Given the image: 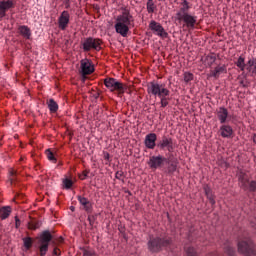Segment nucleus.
<instances>
[{
    "label": "nucleus",
    "instance_id": "21",
    "mask_svg": "<svg viewBox=\"0 0 256 256\" xmlns=\"http://www.w3.org/2000/svg\"><path fill=\"white\" fill-rule=\"evenodd\" d=\"M223 73H227V66L222 65V66H217L215 69L210 71V77H214L215 79H219Z\"/></svg>",
    "mask_w": 256,
    "mask_h": 256
},
{
    "label": "nucleus",
    "instance_id": "16",
    "mask_svg": "<svg viewBox=\"0 0 256 256\" xmlns=\"http://www.w3.org/2000/svg\"><path fill=\"white\" fill-rule=\"evenodd\" d=\"M77 199L83 211H86V213H93V202L83 196H77Z\"/></svg>",
    "mask_w": 256,
    "mask_h": 256
},
{
    "label": "nucleus",
    "instance_id": "14",
    "mask_svg": "<svg viewBox=\"0 0 256 256\" xmlns=\"http://www.w3.org/2000/svg\"><path fill=\"white\" fill-rule=\"evenodd\" d=\"M167 161V158L158 155V156H151L148 165L150 169H161L163 167V164Z\"/></svg>",
    "mask_w": 256,
    "mask_h": 256
},
{
    "label": "nucleus",
    "instance_id": "28",
    "mask_svg": "<svg viewBox=\"0 0 256 256\" xmlns=\"http://www.w3.org/2000/svg\"><path fill=\"white\" fill-rule=\"evenodd\" d=\"M146 9L148 13H155V9H157V6H155V2H153V0H148L146 3Z\"/></svg>",
    "mask_w": 256,
    "mask_h": 256
},
{
    "label": "nucleus",
    "instance_id": "32",
    "mask_svg": "<svg viewBox=\"0 0 256 256\" xmlns=\"http://www.w3.org/2000/svg\"><path fill=\"white\" fill-rule=\"evenodd\" d=\"M63 187L64 189H71V187H73V180L69 178H65L63 180Z\"/></svg>",
    "mask_w": 256,
    "mask_h": 256
},
{
    "label": "nucleus",
    "instance_id": "10",
    "mask_svg": "<svg viewBox=\"0 0 256 256\" xmlns=\"http://www.w3.org/2000/svg\"><path fill=\"white\" fill-rule=\"evenodd\" d=\"M238 181L240 187L243 189H248L249 191H255L256 189V181L249 182V178L247 177V174L240 172L238 174Z\"/></svg>",
    "mask_w": 256,
    "mask_h": 256
},
{
    "label": "nucleus",
    "instance_id": "35",
    "mask_svg": "<svg viewBox=\"0 0 256 256\" xmlns=\"http://www.w3.org/2000/svg\"><path fill=\"white\" fill-rule=\"evenodd\" d=\"M224 251L225 253H227V255L229 256H233L235 255V249L233 247H231L230 245H227L224 247Z\"/></svg>",
    "mask_w": 256,
    "mask_h": 256
},
{
    "label": "nucleus",
    "instance_id": "1",
    "mask_svg": "<svg viewBox=\"0 0 256 256\" xmlns=\"http://www.w3.org/2000/svg\"><path fill=\"white\" fill-rule=\"evenodd\" d=\"M191 7L189 1L182 0L180 2L179 11L176 13V21H178L184 29H188L189 31L195 29V25H197V16L189 13Z\"/></svg>",
    "mask_w": 256,
    "mask_h": 256
},
{
    "label": "nucleus",
    "instance_id": "40",
    "mask_svg": "<svg viewBox=\"0 0 256 256\" xmlns=\"http://www.w3.org/2000/svg\"><path fill=\"white\" fill-rule=\"evenodd\" d=\"M53 255L59 256V255H61V251L58 248H54Z\"/></svg>",
    "mask_w": 256,
    "mask_h": 256
},
{
    "label": "nucleus",
    "instance_id": "24",
    "mask_svg": "<svg viewBox=\"0 0 256 256\" xmlns=\"http://www.w3.org/2000/svg\"><path fill=\"white\" fill-rule=\"evenodd\" d=\"M203 189L207 199L210 201L212 205H215V196L213 195V190H211V187H209V185L206 184L203 186Z\"/></svg>",
    "mask_w": 256,
    "mask_h": 256
},
{
    "label": "nucleus",
    "instance_id": "26",
    "mask_svg": "<svg viewBox=\"0 0 256 256\" xmlns=\"http://www.w3.org/2000/svg\"><path fill=\"white\" fill-rule=\"evenodd\" d=\"M11 215V208L10 206H3L0 208V219L4 221V219H7Z\"/></svg>",
    "mask_w": 256,
    "mask_h": 256
},
{
    "label": "nucleus",
    "instance_id": "13",
    "mask_svg": "<svg viewBox=\"0 0 256 256\" xmlns=\"http://www.w3.org/2000/svg\"><path fill=\"white\" fill-rule=\"evenodd\" d=\"M71 20V15L69 14V11L64 10L58 17V27L61 29V31H65L67 27H69V21Z\"/></svg>",
    "mask_w": 256,
    "mask_h": 256
},
{
    "label": "nucleus",
    "instance_id": "11",
    "mask_svg": "<svg viewBox=\"0 0 256 256\" xmlns=\"http://www.w3.org/2000/svg\"><path fill=\"white\" fill-rule=\"evenodd\" d=\"M17 5L16 0H1L0 1V19L7 17V11H11V9H15Z\"/></svg>",
    "mask_w": 256,
    "mask_h": 256
},
{
    "label": "nucleus",
    "instance_id": "19",
    "mask_svg": "<svg viewBox=\"0 0 256 256\" xmlns=\"http://www.w3.org/2000/svg\"><path fill=\"white\" fill-rule=\"evenodd\" d=\"M245 70L250 77H256V58L252 57L246 62Z\"/></svg>",
    "mask_w": 256,
    "mask_h": 256
},
{
    "label": "nucleus",
    "instance_id": "27",
    "mask_svg": "<svg viewBox=\"0 0 256 256\" xmlns=\"http://www.w3.org/2000/svg\"><path fill=\"white\" fill-rule=\"evenodd\" d=\"M235 65L238 67V69H240V71H245L247 67V63H245V57L240 56L235 62Z\"/></svg>",
    "mask_w": 256,
    "mask_h": 256
},
{
    "label": "nucleus",
    "instance_id": "38",
    "mask_svg": "<svg viewBox=\"0 0 256 256\" xmlns=\"http://www.w3.org/2000/svg\"><path fill=\"white\" fill-rule=\"evenodd\" d=\"M89 175V171L85 170L82 175H80V179L82 181H85V179H87V176Z\"/></svg>",
    "mask_w": 256,
    "mask_h": 256
},
{
    "label": "nucleus",
    "instance_id": "36",
    "mask_svg": "<svg viewBox=\"0 0 256 256\" xmlns=\"http://www.w3.org/2000/svg\"><path fill=\"white\" fill-rule=\"evenodd\" d=\"M185 250L188 256H197V252L195 251V248L189 247V248H185Z\"/></svg>",
    "mask_w": 256,
    "mask_h": 256
},
{
    "label": "nucleus",
    "instance_id": "34",
    "mask_svg": "<svg viewBox=\"0 0 256 256\" xmlns=\"http://www.w3.org/2000/svg\"><path fill=\"white\" fill-rule=\"evenodd\" d=\"M193 79H194L193 73H191V72H185L184 73V81H185V83H189V82L193 81Z\"/></svg>",
    "mask_w": 256,
    "mask_h": 256
},
{
    "label": "nucleus",
    "instance_id": "23",
    "mask_svg": "<svg viewBox=\"0 0 256 256\" xmlns=\"http://www.w3.org/2000/svg\"><path fill=\"white\" fill-rule=\"evenodd\" d=\"M168 166L166 168V173L168 175H173V173H175V171H177V165H179V161H177V159H172L167 161Z\"/></svg>",
    "mask_w": 256,
    "mask_h": 256
},
{
    "label": "nucleus",
    "instance_id": "41",
    "mask_svg": "<svg viewBox=\"0 0 256 256\" xmlns=\"http://www.w3.org/2000/svg\"><path fill=\"white\" fill-rule=\"evenodd\" d=\"M84 255L85 256H95V254H93L91 251H85Z\"/></svg>",
    "mask_w": 256,
    "mask_h": 256
},
{
    "label": "nucleus",
    "instance_id": "3",
    "mask_svg": "<svg viewBox=\"0 0 256 256\" xmlns=\"http://www.w3.org/2000/svg\"><path fill=\"white\" fill-rule=\"evenodd\" d=\"M147 93L153 97H158L162 108L169 105V96L171 95V91L167 88V85L152 81L147 85Z\"/></svg>",
    "mask_w": 256,
    "mask_h": 256
},
{
    "label": "nucleus",
    "instance_id": "33",
    "mask_svg": "<svg viewBox=\"0 0 256 256\" xmlns=\"http://www.w3.org/2000/svg\"><path fill=\"white\" fill-rule=\"evenodd\" d=\"M15 175H17V172H15V170L9 171L8 183H10V185H13V183H15Z\"/></svg>",
    "mask_w": 256,
    "mask_h": 256
},
{
    "label": "nucleus",
    "instance_id": "12",
    "mask_svg": "<svg viewBox=\"0 0 256 256\" xmlns=\"http://www.w3.org/2000/svg\"><path fill=\"white\" fill-rule=\"evenodd\" d=\"M149 29H151L155 35L162 37L163 39H167L169 36V34L165 31V28H163V26L155 20L150 21Z\"/></svg>",
    "mask_w": 256,
    "mask_h": 256
},
{
    "label": "nucleus",
    "instance_id": "43",
    "mask_svg": "<svg viewBox=\"0 0 256 256\" xmlns=\"http://www.w3.org/2000/svg\"><path fill=\"white\" fill-rule=\"evenodd\" d=\"M240 85H242V87H247V84L245 83L244 80L240 81Z\"/></svg>",
    "mask_w": 256,
    "mask_h": 256
},
{
    "label": "nucleus",
    "instance_id": "42",
    "mask_svg": "<svg viewBox=\"0 0 256 256\" xmlns=\"http://www.w3.org/2000/svg\"><path fill=\"white\" fill-rule=\"evenodd\" d=\"M104 159L106 160V161H109V159H110V155H109V153H105L104 154Z\"/></svg>",
    "mask_w": 256,
    "mask_h": 256
},
{
    "label": "nucleus",
    "instance_id": "29",
    "mask_svg": "<svg viewBox=\"0 0 256 256\" xmlns=\"http://www.w3.org/2000/svg\"><path fill=\"white\" fill-rule=\"evenodd\" d=\"M24 243L25 249L28 251L30 247H33V238L32 237H25L22 239Z\"/></svg>",
    "mask_w": 256,
    "mask_h": 256
},
{
    "label": "nucleus",
    "instance_id": "22",
    "mask_svg": "<svg viewBox=\"0 0 256 256\" xmlns=\"http://www.w3.org/2000/svg\"><path fill=\"white\" fill-rule=\"evenodd\" d=\"M18 33L24 39H31V28L27 25H20L18 26Z\"/></svg>",
    "mask_w": 256,
    "mask_h": 256
},
{
    "label": "nucleus",
    "instance_id": "37",
    "mask_svg": "<svg viewBox=\"0 0 256 256\" xmlns=\"http://www.w3.org/2000/svg\"><path fill=\"white\" fill-rule=\"evenodd\" d=\"M124 175L125 173H123V171H117L115 174V178L118 179L119 181H123Z\"/></svg>",
    "mask_w": 256,
    "mask_h": 256
},
{
    "label": "nucleus",
    "instance_id": "25",
    "mask_svg": "<svg viewBox=\"0 0 256 256\" xmlns=\"http://www.w3.org/2000/svg\"><path fill=\"white\" fill-rule=\"evenodd\" d=\"M47 105L50 113H57V111H59V104H57L54 99H49Z\"/></svg>",
    "mask_w": 256,
    "mask_h": 256
},
{
    "label": "nucleus",
    "instance_id": "9",
    "mask_svg": "<svg viewBox=\"0 0 256 256\" xmlns=\"http://www.w3.org/2000/svg\"><path fill=\"white\" fill-rule=\"evenodd\" d=\"M80 73L82 77H87V75H91L95 73V66L91 60L85 58L80 61Z\"/></svg>",
    "mask_w": 256,
    "mask_h": 256
},
{
    "label": "nucleus",
    "instance_id": "39",
    "mask_svg": "<svg viewBox=\"0 0 256 256\" xmlns=\"http://www.w3.org/2000/svg\"><path fill=\"white\" fill-rule=\"evenodd\" d=\"M15 227L16 229H19V227H21V220L17 216L15 217Z\"/></svg>",
    "mask_w": 256,
    "mask_h": 256
},
{
    "label": "nucleus",
    "instance_id": "17",
    "mask_svg": "<svg viewBox=\"0 0 256 256\" xmlns=\"http://www.w3.org/2000/svg\"><path fill=\"white\" fill-rule=\"evenodd\" d=\"M157 142V134L155 133H149L146 135L144 140V145L147 149H155V146Z\"/></svg>",
    "mask_w": 256,
    "mask_h": 256
},
{
    "label": "nucleus",
    "instance_id": "18",
    "mask_svg": "<svg viewBox=\"0 0 256 256\" xmlns=\"http://www.w3.org/2000/svg\"><path fill=\"white\" fill-rule=\"evenodd\" d=\"M219 133L223 139H231V137H233V127L228 124H223L220 126Z\"/></svg>",
    "mask_w": 256,
    "mask_h": 256
},
{
    "label": "nucleus",
    "instance_id": "20",
    "mask_svg": "<svg viewBox=\"0 0 256 256\" xmlns=\"http://www.w3.org/2000/svg\"><path fill=\"white\" fill-rule=\"evenodd\" d=\"M218 121H220L221 125L227 123V119L229 117V111L225 107H220L217 111Z\"/></svg>",
    "mask_w": 256,
    "mask_h": 256
},
{
    "label": "nucleus",
    "instance_id": "15",
    "mask_svg": "<svg viewBox=\"0 0 256 256\" xmlns=\"http://www.w3.org/2000/svg\"><path fill=\"white\" fill-rule=\"evenodd\" d=\"M160 149H167L169 153H173L175 146H173V138L164 136L162 140L158 143Z\"/></svg>",
    "mask_w": 256,
    "mask_h": 256
},
{
    "label": "nucleus",
    "instance_id": "8",
    "mask_svg": "<svg viewBox=\"0 0 256 256\" xmlns=\"http://www.w3.org/2000/svg\"><path fill=\"white\" fill-rule=\"evenodd\" d=\"M82 49L85 52L91 51L94 49L95 51L101 50V39L88 37L82 42Z\"/></svg>",
    "mask_w": 256,
    "mask_h": 256
},
{
    "label": "nucleus",
    "instance_id": "6",
    "mask_svg": "<svg viewBox=\"0 0 256 256\" xmlns=\"http://www.w3.org/2000/svg\"><path fill=\"white\" fill-rule=\"evenodd\" d=\"M104 85L113 93V91H118L119 95H123L125 93V90L127 89L123 83L118 81L115 78H105L104 79Z\"/></svg>",
    "mask_w": 256,
    "mask_h": 256
},
{
    "label": "nucleus",
    "instance_id": "5",
    "mask_svg": "<svg viewBox=\"0 0 256 256\" xmlns=\"http://www.w3.org/2000/svg\"><path fill=\"white\" fill-rule=\"evenodd\" d=\"M238 251L245 256H256L255 244L251 238H244L238 242Z\"/></svg>",
    "mask_w": 256,
    "mask_h": 256
},
{
    "label": "nucleus",
    "instance_id": "4",
    "mask_svg": "<svg viewBox=\"0 0 256 256\" xmlns=\"http://www.w3.org/2000/svg\"><path fill=\"white\" fill-rule=\"evenodd\" d=\"M171 245V238H161V237H150L148 241V249L152 253H158L163 247H168Z\"/></svg>",
    "mask_w": 256,
    "mask_h": 256
},
{
    "label": "nucleus",
    "instance_id": "2",
    "mask_svg": "<svg viewBox=\"0 0 256 256\" xmlns=\"http://www.w3.org/2000/svg\"><path fill=\"white\" fill-rule=\"evenodd\" d=\"M135 19L129 9H124L121 14L116 18L114 25L116 33L121 37H127L129 35V27H134Z\"/></svg>",
    "mask_w": 256,
    "mask_h": 256
},
{
    "label": "nucleus",
    "instance_id": "7",
    "mask_svg": "<svg viewBox=\"0 0 256 256\" xmlns=\"http://www.w3.org/2000/svg\"><path fill=\"white\" fill-rule=\"evenodd\" d=\"M51 239H53V235H51V232H49V230H45L40 235V256L47 255V251H49V242L51 241Z\"/></svg>",
    "mask_w": 256,
    "mask_h": 256
},
{
    "label": "nucleus",
    "instance_id": "31",
    "mask_svg": "<svg viewBox=\"0 0 256 256\" xmlns=\"http://www.w3.org/2000/svg\"><path fill=\"white\" fill-rule=\"evenodd\" d=\"M46 157L48 161H52V163H57V158H55V155L50 149L46 150Z\"/></svg>",
    "mask_w": 256,
    "mask_h": 256
},
{
    "label": "nucleus",
    "instance_id": "30",
    "mask_svg": "<svg viewBox=\"0 0 256 256\" xmlns=\"http://www.w3.org/2000/svg\"><path fill=\"white\" fill-rule=\"evenodd\" d=\"M217 61V57L213 54L206 56V64L208 67H212V65Z\"/></svg>",
    "mask_w": 256,
    "mask_h": 256
}]
</instances>
